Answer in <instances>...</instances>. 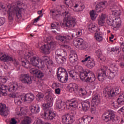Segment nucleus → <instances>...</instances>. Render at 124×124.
<instances>
[{
    "mask_svg": "<svg viewBox=\"0 0 124 124\" xmlns=\"http://www.w3.org/2000/svg\"><path fill=\"white\" fill-rule=\"evenodd\" d=\"M31 52H27L24 54V59H25V60H28V59H30V58H31Z\"/></svg>",
    "mask_w": 124,
    "mask_h": 124,
    "instance_id": "nucleus-54",
    "label": "nucleus"
},
{
    "mask_svg": "<svg viewBox=\"0 0 124 124\" xmlns=\"http://www.w3.org/2000/svg\"><path fill=\"white\" fill-rule=\"evenodd\" d=\"M104 121L106 123H108L109 124H118L121 121V118L115 115L114 111L110 110L103 114Z\"/></svg>",
    "mask_w": 124,
    "mask_h": 124,
    "instance_id": "nucleus-3",
    "label": "nucleus"
},
{
    "mask_svg": "<svg viewBox=\"0 0 124 124\" xmlns=\"http://www.w3.org/2000/svg\"><path fill=\"white\" fill-rule=\"evenodd\" d=\"M19 89L18 83H13L9 85V87L3 84H0V97L1 96H5L7 90L10 93H15Z\"/></svg>",
    "mask_w": 124,
    "mask_h": 124,
    "instance_id": "nucleus-4",
    "label": "nucleus"
},
{
    "mask_svg": "<svg viewBox=\"0 0 124 124\" xmlns=\"http://www.w3.org/2000/svg\"><path fill=\"white\" fill-rule=\"evenodd\" d=\"M17 121L15 120V118H12L10 122V124H16Z\"/></svg>",
    "mask_w": 124,
    "mask_h": 124,
    "instance_id": "nucleus-59",
    "label": "nucleus"
},
{
    "mask_svg": "<svg viewBox=\"0 0 124 124\" xmlns=\"http://www.w3.org/2000/svg\"><path fill=\"white\" fill-rule=\"evenodd\" d=\"M43 16V14L40 15L37 18H35L34 20V23H37V22H38V21H39V19H40V18L42 17Z\"/></svg>",
    "mask_w": 124,
    "mask_h": 124,
    "instance_id": "nucleus-58",
    "label": "nucleus"
},
{
    "mask_svg": "<svg viewBox=\"0 0 124 124\" xmlns=\"http://www.w3.org/2000/svg\"><path fill=\"white\" fill-rule=\"evenodd\" d=\"M100 104V96L98 94L93 95L92 97V105L93 107Z\"/></svg>",
    "mask_w": 124,
    "mask_h": 124,
    "instance_id": "nucleus-24",
    "label": "nucleus"
},
{
    "mask_svg": "<svg viewBox=\"0 0 124 124\" xmlns=\"http://www.w3.org/2000/svg\"><path fill=\"white\" fill-rule=\"evenodd\" d=\"M69 61L71 63H74L78 61V55L73 51H71L69 55Z\"/></svg>",
    "mask_w": 124,
    "mask_h": 124,
    "instance_id": "nucleus-26",
    "label": "nucleus"
},
{
    "mask_svg": "<svg viewBox=\"0 0 124 124\" xmlns=\"http://www.w3.org/2000/svg\"><path fill=\"white\" fill-rule=\"evenodd\" d=\"M95 54L98 59H100L101 56H102V52L101 49H98L95 51Z\"/></svg>",
    "mask_w": 124,
    "mask_h": 124,
    "instance_id": "nucleus-50",
    "label": "nucleus"
},
{
    "mask_svg": "<svg viewBox=\"0 0 124 124\" xmlns=\"http://www.w3.org/2000/svg\"><path fill=\"white\" fill-rule=\"evenodd\" d=\"M78 106V102L75 100L72 99L68 103L67 108L69 110H74Z\"/></svg>",
    "mask_w": 124,
    "mask_h": 124,
    "instance_id": "nucleus-28",
    "label": "nucleus"
},
{
    "mask_svg": "<svg viewBox=\"0 0 124 124\" xmlns=\"http://www.w3.org/2000/svg\"><path fill=\"white\" fill-rule=\"evenodd\" d=\"M42 117L45 120H54V118L56 117V113L48 109V110H46L44 112V114L42 115Z\"/></svg>",
    "mask_w": 124,
    "mask_h": 124,
    "instance_id": "nucleus-21",
    "label": "nucleus"
},
{
    "mask_svg": "<svg viewBox=\"0 0 124 124\" xmlns=\"http://www.w3.org/2000/svg\"><path fill=\"white\" fill-rule=\"evenodd\" d=\"M107 16L106 15L102 14L101 16H99L98 18V24L99 26H103L104 23H105V20H106Z\"/></svg>",
    "mask_w": 124,
    "mask_h": 124,
    "instance_id": "nucleus-34",
    "label": "nucleus"
},
{
    "mask_svg": "<svg viewBox=\"0 0 124 124\" xmlns=\"http://www.w3.org/2000/svg\"><path fill=\"white\" fill-rule=\"evenodd\" d=\"M19 79L22 83L26 84V85H31V84H32V80H31V78L29 74H21Z\"/></svg>",
    "mask_w": 124,
    "mask_h": 124,
    "instance_id": "nucleus-16",
    "label": "nucleus"
},
{
    "mask_svg": "<svg viewBox=\"0 0 124 124\" xmlns=\"http://www.w3.org/2000/svg\"><path fill=\"white\" fill-rule=\"evenodd\" d=\"M56 61L58 63V64H62L63 63V62L66 60V57H60V56H56Z\"/></svg>",
    "mask_w": 124,
    "mask_h": 124,
    "instance_id": "nucleus-38",
    "label": "nucleus"
},
{
    "mask_svg": "<svg viewBox=\"0 0 124 124\" xmlns=\"http://www.w3.org/2000/svg\"><path fill=\"white\" fill-rule=\"evenodd\" d=\"M59 85H60L59 84H58L57 83H55L54 84H53L52 86V88H54V87H55V88H58L59 87Z\"/></svg>",
    "mask_w": 124,
    "mask_h": 124,
    "instance_id": "nucleus-63",
    "label": "nucleus"
},
{
    "mask_svg": "<svg viewBox=\"0 0 124 124\" xmlns=\"http://www.w3.org/2000/svg\"><path fill=\"white\" fill-rule=\"evenodd\" d=\"M79 72V76L82 81H85L86 83H93L95 81V76L94 74L91 73V71L85 70L83 67H78Z\"/></svg>",
    "mask_w": 124,
    "mask_h": 124,
    "instance_id": "nucleus-2",
    "label": "nucleus"
},
{
    "mask_svg": "<svg viewBox=\"0 0 124 124\" xmlns=\"http://www.w3.org/2000/svg\"><path fill=\"white\" fill-rule=\"evenodd\" d=\"M57 78L61 83H66L68 80V74L66 70L62 67H59L57 72Z\"/></svg>",
    "mask_w": 124,
    "mask_h": 124,
    "instance_id": "nucleus-7",
    "label": "nucleus"
},
{
    "mask_svg": "<svg viewBox=\"0 0 124 124\" xmlns=\"http://www.w3.org/2000/svg\"><path fill=\"white\" fill-rule=\"evenodd\" d=\"M46 64L47 65V66H53V61L49 59V60L46 63Z\"/></svg>",
    "mask_w": 124,
    "mask_h": 124,
    "instance_id": "nucleus-55",
    "label": "nucleus"
},
{
    "mask_svg": "<svg viewBox=\"0 0 124 124\" xmlns=\"http://www.w3.org/2000/svg\"><path fill=\"white\" fill-rule=\"evenodd\" d=\"M88 31L90 32H96L94 35V38L98 42L103 41V35L101 32H97V26L95 23H91L88 26Z\"/></svg>",
    "mask_w": 124,
    "mask_h": 124,
    "instance_id": "nucleus-5",
    "label": "nucleus"
},
{
    "mask_svg": "<svg viewBox=\"0 0 124 124\" xmlns=\"http://www.w3.org/2000/svg\"><path fill=\"white\" fill-rule=\"evenodd\" d=\"M54 44L53 42H50L49 43V46L48 45H44L41 46L40 49L42 51L44 54H46V55L49 54L51 52V47H52V45Z\"/></svg>",
    "mask_w": 124,
    "mask_h": 124,
    "instance_id": "nucleus-23",
    "label": "nucleus"
},
{
    "mask_svg": "<svg viewBox=\"0 0 124 124\" xmlns=\"http://www.w3.org/2000/svg\"><path fill=\"white\" fill-rule=\"evenodd\" d=\"M30 110L33 114H36V113H39V111H40V108L38 105H36L32 106L30 108Z\"/></svg>",
    "mask_w": 124,
    "mask_h": 124,
    "instance_id": "nucleus-37",
    "label": "nucleus"
},
{
    "mask_svg": "<svg viewBox=\"0 0 124 124\" xmlns=\"http://www.w3.org/2000/svg\"><path fill=\"white\" fill-rule=\"evenodd\" d=\"M69 74L70 77L73 78V79H76V74H77L74 72V71L71 70V71H69Z\"/></svg>",
    "mask_w": 124,
    "mask_h": 124,
    "instance_id": "nucleus-46",
    "label": "nucleus"
},
{
    "mask_svg": "<svg viewBox=\"0 0 124 124\" xmlns=\"http://www.w3.org/2000/svg\"><path fill=\"white\" fill-rule=\"evenodd\" d=\"M110 11L112 13V15L110 16H114V17H117V16H120V15H121V13L115 9H111Z\"/></svg>",
    "mask_w": 124,
    "mask_h": 124,
    "instance_id": "nucleus-41",
    "label": "nucleus"
},
{
    "mask_svg": "<svg viewBox=\"0 0 124 124\" xmlns=\"http://www.w3.org/2000/svg\"><path fill=\"white\" fill-rule=\"evenodd\" d=\"M54 98L52 97L50 95H47L46 96V104H44L43 105V108L44 109V110H46V111H48V109L49 108H51L52 106H53V103Z\"/></svg>",
    "mask_w": 124,
    "mask_h": 124,
    "instance_id": "nucleus-17",
    "label": "nucleus"
},
{
    "mask_svg": "<svg viewBox=\"0 0 124 124\" xmlns=\"http://www.w3.org/2000/svg\"><path fill=\"white\" fill-rule=\"evenodd\" d=\"M111 51L112 52H118V53H120V48L119 46H114L111 48Z\"/></svg>",
    "mask_w": 124,
    "mask_h": 124,
    "instance_id": "nucleus-52",
    "label": "nucleus"
},
{
    "mask_svg": "<svg viewBox=\"0 0 124 124\" xmlns=\"http://www.w3.org/2000/svg\"><path fill=\"white\" fill-rule=\"evenodd\" d=\"M55 54L56 55V57H62V58L66 57V53L63 49H57L55 52Z\"/></svg>",
    "mask_w": 124,
    "mask_h": 124,
    "instance_id": "nucleus-35",
    "label": "nucleus"
},
{
    "mask_svg": "<svg viewBox=\"0 0 124 124\" xmlns=\"http://www.w3.org/2000/svg\"><path fill=\"white\" fill-rule=\"evenodd\" d=\"M74 36V34H72L71 35H57L56 38L63 43H68L70 42Z\"/></svg>",
    "mask_w": 124,
    "mask_h": 124,
    "instance_id": "nucleus-12",
    "label": "nucleus"
},
{
    "mask_svg": "<svg viewBox=\"0 0 124 124\" xmlns=\"http://www.w3.org/2000/svg\"><path fill=\"white\" fill-rule=\"evenodd\" d=\"M82 109L83 111H87L91 107V102L89 100L83 101L81 102Z\"/></svg>",
    "mask_w": 124,
    "mask_h": 124,
    "instance_id": "nucleus-32",
    "label": "nucleus"
},
{
    "mask_svg": "<svg viewBox=\"0 0 124 124\" xmlns=\"http://www.w3.org/2000/svg\"><path fill=\"white\" fill-rule=\"evenodd\" d=\"M37 97L38 101H42V100H43L44 95H43V94H38L37 95Z\"/></svg>",
    "mask_w": 124,
    "mask_h": 124,
    "instance_id": "nucleus-53",
    "label": "nucleus"
},
{
    "mask_svg": "<svg viewBox=\"0 0 124 124\" xmlns=\"http://www.w3.org/2000/svg\"><path fill=\"white\" fill-rule=\"evenodd\" d=\"M36 77L37 78H38L39 79H41L44 77V73H43L41 71L38 70L37 72V74L35 75Z\"/></svg>",
    "mask_w": 124,
    "mask_h": 124,
    "instance_id": "nucleus-43",
    "label": "nucleus"
},
{
    "mask_svg": "<svg viewBox=\"0 0 124 124\" xmlns=\"http://www.w3.org/2000/svg\"><path fill=\"white\" fill-rule=\"evenodd\" d=\"M121 93V91L118 88H113L112 89H109L108 87H106L104 89L103 93L104 95L108 96L109 98H112L119 94Z\"/></svg>",
    "mask_w": 124,
    "mask_h": 124,
    "instance_id": "nucleus-9",
    "label": "nucleus"
},
{
    "mask_svg": "<svg viewBox=\"0 0 124 124\" xmlns=\"http://www.w3.org/2000/svg\"><path fill=\"white\" fill-rule=\"evenodd\" d=\"M111 106H113L114 108H118L120 107L119 105H124V92L121 93L118 98L117 99V102H113L111 104Z\"/></svg>",
    "mask_w": 124,
    "mask_h": 124,
    "instance_id": "nucleus-14",
    "label": "nucleus"
},
{
    "mask_svg": "<svg viewBox=\"0 0 124 124\" xmlns=\"http://www.w3.org/2000/svg\"><path fill=\"white\" fill-rule=\"evenodd\" d=\"M74 45L79 50L86 49V45L84 43V40L82 38H78L74 41Z\"/></svg>",
    "mask_w": 124,
    "mask_h": 124,
    "instance_id": "nucleus-19",
    "label": "nucleus"
},
{
    "mask_svg": "<svg viewBox=\"0 0 124 124\" xmlns=\"http://www.w3.org/2000/svg\"><path fill=\"white\" fill-rule=\"evenodd\" d=\"M107 23L109 26H112L114 29L120 28L122 19L120 17L114 18L113 16H110L108 18Z\"/></svg>",
    "mask_w": 124,
    "mask_h": 124,
    "instance_id": "nucleus-8",
    "label": "nucleus"
},
{
    "mask_svg": "<svg viewBox=\"0 0 124 124\" xmlns=\"http://www.w3.org/2000/svg\"><path fill=\"white\" fill-rule=\"evenodd\" d=\"M55 93L57 94H61V89L60 88L55 89Z\"/></svg>",
    "mask_w": 124,
    "mask_h": 124,
    "instance_id": "nucleus-60",
    "label": "nucleus"
},
{
    "mask_svg": "<svg viewBox=\"0 0 124 124\" xmlns=\"http://www.w3.org/2000/svg\"><path fill=\"white\" fill-rule=\"evenodd\" d=\"M123 52H124V42L120 44Z\"/></svg>",
    "mask_w": 124,
    "mask_h": 124,
    "instance_id": "nucleus-62",
    "label": "nucleus"
},
{
    "mask_svg": "<svg viewBox=\"0 0 124 124\" xmlns=\"http://www.w3.org/2000/svg\"><path fill=\"white\" fill-rule=\"evenodd\" d=\"M93 119V117L89 116L88 115H84L78 120V124H89Z\"/></svg>",
    "mask_w": 124,
    "mask_h": 124,
    "instance_id": "nucleus-20",
    "label": "nucleus"
},
{
    "mask_svg": "<svg viewBox=\"0 0 124 124\" xmlns=\"http://www.w3.org/2000/svg\"><path fill=\"white\" fill-rule=\"evenodd\" d=\"M90 15L91 18V20H92L93 21L96 19V14L94 10H93L92 11H90Z\"/></svg>",
    "mask_w": 124,
    "mask_h": 124,
    "instance_id": "nucleus-42",
    "label": "nucleus"
},
{
    "mask_svg": "<svg viewBox=\"0 0 124 124\" xmlns=\"http://www.w3.org/2000/svg\"><path fill=\"white\" fill-rule=\"evenodd\" d=\"M82 35V30L78 29L76 32V37H80Z\"/></svg>",
    "mask_w": 124,
    "mask_h": 124,
    "instance_id": "nucleus-51",
    "label": "nucleus"
},
{
    "mask_svg": "<svg viewBox=\"0 0 124 124\" xmlns=\"http://www.w3.org/2000/svg\"><path fill=\"white\" fill-rule=\"evenodd\" d=\"M51 27L52 29H54L56 28V26L54 23H51Z\"/></svg>",
    "mask_w": 124,
    "mask_h": 124,
    "instance_id": "nucleus-64",
    "label": "nucleus"
},
{
    "mask_svg": "<svg viewBox=\"0 0 124 124\" xmlns=\"http://www.w3.org/2000/svg\"><path fill=\"white\" fill-rule=\"evenodd\" d=\"M63 15H65L67 18L66 23L65 24L66 28H74L76 26V18H74L70 16H66L68 15V12L65 11L63 13Z\"/></svg>",
    "mask_w": 124,
    "mask_h": 124,
    "instance_id": "nucleus-10",
    "label": "nucleus"
},
{
    "mask_svg": "<svg viewBox=\"0 0 124 124\" xmlns=\"http://www.w3.org/2000/svg\"><path fill=\"white\" fill-rule=\"evenodd\" d=\"M74 122V115L67 114L62 116V123L64 124H71Z\"/></svg>",
    "mask_w": 124,
    "mask_h": 124,
    "instance_id": "nucleus-18",
    "label": "nucleus"
},
{
    "mask_svg": "<svg viewBox=\"0 0 124 124\" xmlns=\"http://www.w3.org/2000/svg\"><path fill=\"white\" fill-rule=\"evenodd\" d=\"M87 62V63L86 64V66L89 69H92V68H93L95 66V61L91 57V56H88L85 58L83 60L81 61V62L82 63H86V62Z\"/></svg>",
    "mask_w": 124,
    "mask_h": 124,
    "instance_id": "nucleus-13",
    "label": "nucleus"
},
{
    "mask_svg": "<svg viewBox=\"0 0 124 124\" xmlns=\"http://www.w3.org/2000/svg\"><path fill=\"white\" fill-rule=\"evenodd\" d=\"M31 118L27 116L25 117L24 120L21 122L20 124H31Z\"/></svg>",
    "mask_w": 124,
    "mask_h": 124,
    "instance_id": "nucleus-39",
    "label": "nucleus"
},
{
    "mask_svg": "<svg viewBox=\"0 0 124 124\" xmlns=\"http://www.w3.org/2000/svg\"><path fill=\"white\" fill-rule=\"evenodd\" d=\"M67 108V104L66 103L64 102H62V100H57L56 101V108L57 109H62V110H63V109H65Z\"/></svg>",
    "mask_w": 124,
    "mask_h": 124,
    "instance_id": "nucleus-30",
    "label": "nucleus"
},
{
    "mask_svg": "<svg viewBox=\"0 0 124 124\" xmlns=\"http://www.w3.org/2000/svg\"><path fill=\"white\" fill-rule=\"evenodd\" d=\"M0 10L2 12H6L7 11V8H6V6L4 5L3 3H0Z\"/></svg>",
    "mask_w": 124,
    "mask_h": 124,
    "instance_id": "nucleus-44",
    "label": "nucleus"
},
{
    "mask_svg": "<svg viewBox=\"0 0 124 124\" xmlns=\"http://www.w3.org/2000/svg\"><path fill=\"white\" fill-rule=\"evenodd\" d=\"M38 70H39L37 69L32 68L31 69H30V72L31 74H32L33 75H34L35 76Z\"/></svg>",
    "mask_w": 124,
    "mask_h": 124,
    "instance_id": "nucleus-47",
    "label": "nucleus"
},
{
    "mask_svg": "<svg viewBox=\"0 0 124 124\" xmlns=\"http://www.w3.org/2000/svg\"><path fill=\"white\" fill-rule=\"evenodd\" d=\"M67 89L69 93L77 92L78 91V85L75 83H71L68 85Z\"/></svg>",
    "mask_w": 124,
    "mask_h": 124,
    "instance_id": "nucleus-27",
    "label": "nucleus"
},
{
    "mask_svg": "<svg viewBox=\"0 0 124 124\" xmlns=\"http://www.w3.org/2000/svg\"><path fill=\"white\" fill-rule=\"evenodd\" d=\"M107 66H104L103 68H101L99 70L97 76L99 81L103 82V81H104V80L106 79V77H107V75H106V71L107 70Z\"/></svg>",
    "mask_w": 124,
    "mask_h": 124,
    "instance_id": "nucleus-15",
    "label": "nucleus"
},
{
    "mask_svg": "<svg viewBox=\"0 0 124 124\" xmlns=\"http://www.w3.org/2000/svg\"><path fill=\"white\" fill-rule=\"evenodd\" d=\"M117 75V72L112 68L108 69V79L112 80L115 78V76Z\"/></svg>",
    "mask_w": 124,
    "mask_h": 124,
    "instance_id": "nucleus-33",
    "label": "nucleus"
},
{
    "mask_svg": "<svg viewBox=\"0 0 124 124\" xmlns=\"http://www.w3.org/2000/svg\"><path fill=\"white\" fill-rule=\"evenodd\" d=\"M31 62L33 66H37L39 68L40 59L38 56H33L31 58Z\"/></svg>",
    "mask_w": 124,
    "mask_h": 124,
    "instance_id": "nucleus-25",
    "label": "nucleus"
},
{
    "mask_svg": "<svg viewBox=\"0 0 124 124\" xmlns=\"http://www.w3.org/2000/svg\"><path fill=\"white\" fill-rule=\"evenodd\" d=\"M9 97L10 98V99H13V98H15V100L17 99V98H18V97H19V96L16 97V94H15L14 93H10L9 94Z\"/></svg>",
    "mask_w": 124,
    "mask_h": 124,
    "instance_id": "nucleus-49",
    "label": "nucleus"
},
{
    "mask_svg": "<svg viewBox=\"0 0 124 124\" xmlns=\"http://www.w3.org/2000/svg\"><path fill=\"white\" fill-rule=\"evenodd\" d=\"M50 13H52V16L53 19H55L59 15V12L57 10H51Z\"/></svg>",
    "mask_w": 124,
    "mask_h": 124,
    "instance_id": "nucleus-45",
    "label": "nucleus"
},
{
    "mask_svg": "<svg viewBox=\"0 0 124 124\" xmlns=\"http://www.w3.org/2000/svg\"><path fill=\"white\" fill-rule=\"evenodd\" d=\"M50 58L47 56H42L41 59H40V65L39 66V68H44L45 67V64L46 62L49 61Z\"/></svg>",
    "mask_w": 124,
    "mask_h": 124,
    "instance_id": "nucleus-29",
    "label": "nucleus"
},
{
    "mask_svg": "<svg viewBox=\"0 0 124 124\" xmlns=\"http://www.w3.org/2000/svg\"><path fill=\"white\" fill-rule=\"evenodd\" d=\"M114 37H115L114 35L111 34L110 37H109V41H110V42H113L114 41L112 39H113Z\"/></svg>",
    "mask_w": 124,
    "mask_h": 124,
    "instance_id": "nucleus-61",
    "label": "nucleus"
},
{
    "mask_svg": "<svg viewBox=\"0 0 124 124\" xmlns=\"http://www.w3.org/2000/svg\"><path fill=\"white\" fill-rule=\"evenodd\" d=\"M5 23V18L4 17H0V27L3 26Z\"/></svg>",
    "mask_w": 124,
    "mask_h": 124,
    "instance_id": "nucleus-56",
    "label": "nucleus"
},
{
    "mask_svg": "<svg viewBox=\"0 0 124 124\" xmlns=\"http://www.w3.org/2000/svg\"><path fill=\"white\" fill-rule=\"evenodd\" d=\"M6 82H7V78L1 77V76L0 75V83L1 84H5Z\"/></svg>",
    "mask_w": 124,
    "mask_h": 124,
    "instance_id": "nucleus-48",
    "label": "nucleus"
},
{
    "mask_svg": "<svg viewBox=\"0 0 124 124\" xmlns=\"http://www.w3.org/2000/svg\"><path fill=\"white\" fill-rule=\"evenodd\" d=\"M7 13H8V18L10 21L12 22L14 19V16H16L17 19L22 18V12L21 11V8H19L18 6H12L11 4H7Z\"/></svg>",
    "mask_w": 124,
    "mask_h": 124,
    "instance_id": "nucleus-1",
    "label": "nucleus"
},
{
    "mask_svg": "<svg viewBox=\"0 0 124 124\" xmlns=\"http://www.w3.org/2000/svg\"><path fill=\"white\" fill-rule=\"evenodd\" d=\"M22 66L25 68H27L28 69L31 68V65H32V64H31L30 62L28 61L26 62L22 61Z\"/></svg>",
    "mask_w": 124,
    "mask_h": 124,
    "instance_id": "nucleus-40",
    "label": "nucleus"
},
{
    "mask_svg": "<svg viewBox=\"0 0 124 124\" xmlns=\"http://www.w3.org/2000/svg\"><path fill=\"white\" fill-rule=\"evenodd\" d=\"M107 2L106 1H103L97 4L95 7L96 12H97L98 13L99 12H101V11H102V10H103L105 8Z\"/></svg>",
    "mask_w": 124,
    "mask_h": 124,
    "instance_id": "nucleus-31",
    "label": "nucleus"
},
{
    "mask_svg": "<svg viewBox=\"0 0 124 124\" xmlns=\"http://www.w3.org/2000/svg\"><path fill=\"white\" fill-rule=\"evenodd\" d=\"M0 60L3 62H14V64L15 66H17L19 64V62H17L16 60H13V57H10L9 55L4 54L2 52H0Z\"/></svg>",
    "mask_w": 124,
    "mask_h": 124,
    "instance_id": "nucleus-11",
    "label": "nucleus"
},
{
    "mask_svg": "<svg viewBox=\"0 0 124 124\" xmlns=\"http://www.w3.org/2000/svg\"><path fill=\"white\" fill-rule=\"evenodd\" d=\"M9 114V109L5 104L0 103V115L6 117Z\"/></svg>",
    "mask_w": 124,
    "mask_h": 124,
    "instance_id": "nucleus-22",
    "label": "nucleus"
},
{
    "mask_svg": "<svg viewBox=\"0 0 124 124\" xmlns=\"http://www.w3.org/2000/svg\"><path fill=\"white\" fill-rule=\"evenodd\" d=\"M34 100V95L33 93H27L25 95H20L18 96V97L15 100V103L17 104H21L22 102H31Z\"/></svg>",
    "mask_w": 124,
    "mask_h": 124,
    "instance_id": "nucleus-6",
    "label": "nucleus"
},
{
    "mask_svg": "<svg viewBox=\"0 0 124 124\" xmlns=\"http://www.w3.org/2000/svg\"><path fill=\"white\" fill-rule=\"evenodd\" d=\"M33 124H43V121L41 119H37L34 121Z\"/></svg>",
    "mask_w": 124,
    "mask_h": 124,
    "instance_id": "nucleus-57",
    "label": "nucleus"
},
{
    "mask_svg": "<svg viewBox=\"0 0 124 124\" xmlns=\"http://www.w3.org/2000/svg\"><path fill=\"white\" fill-rule=\"evenodd\" d=\"M74 8L76 9L77 12H81V11H83L85 9V5L81 4H75Z\"/></svg>",
    "mask_w": 124,
    "mask_h": 124,
    "instance_id": "nucleus-36",
    "label": "nucleus"
}]
</instances>
